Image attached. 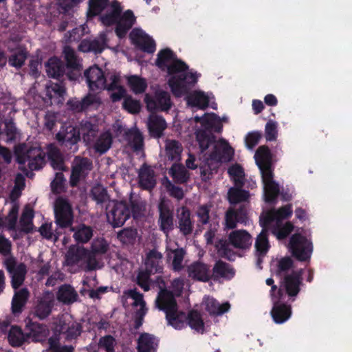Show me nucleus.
<instances>
[{
  "instance_id": "obj_1",
  "label": "nucleus",
  "mask_w": 352,
  "mask_h": 352,
  "mask_svg": "<svg viewBox=\"0 0 352 352\" xmlns=\"http://www.w3.org/2000/svg\"><path fill=\"white\" fill-rule=\"evenodd\" d=\"M170 76L168 85L172 94L177 98L188 94L195 87L201 76L197 72L189 71L188 65L177 57L166 69Z\"/></svg>"
},
{
  "instance_id": "obj_2",
  "label": "nucleus",
  "mask_w": 352,
  "mask_h": 352,
  "mask_svg": "<svg viewBox=\"0 0 352 352\" xmlns=\"http://www.w3.org/2000/svg\"><path fill=\"white\" fill-rule=\"evenodd\" d=\"M100 21L107 27L116 25V36L123 38L135 23L136 18L131 10L123 12L120 3L117 0H113L106 12L100 14Z\"/></svg>"
},
{
  "instance_id": "obj_3",
  "label": "nucleus",
  "mask_w": 352,
  "mask_h": 352,
  "mask_svg": "<svg viewBox=\"0 0 352 352\" xmlns=\"http://www.w3.org/2000/svg\"><path fill=\"white\" fill-rule=\"evenodd\" d=\"M79 244H73L69 247L65 256V262L69 266L82 263L86 265L88 271L96 269V256L105 254L109 248V243H91V250L86 249Z\"/></svg>"
},
{
  "instance_id": "obj_4",
  "label": "nucleus",
  "mask_w": 352,
  "mask_h": 352,
  "mask_svg": "<svg viewBox=\"0 0 352 352\" xmlns=\"http://www.w3.org/2000/svg\"><path fill=\"white\" fill-rule=\"evenodd\" d=\"M157 307L164 311L168 324L175 329H182L186 326V314L178 311L176 299L172 292L161 289L155 300Z\"/></svg>"
},
{
  "instance_id": "obj_5",
  "label": "nucleus",
  "mask_w": 352,
  "mask_h": 352,
  "mask_svg": "<svg viewBox=\"0 0 352 352\" xmlns=\"http://www.w3.org/2000/svg\"><path fill=\"white\" fill-rule=\"evenodd\" d=\"M107 216L113 227H120L132 215L134 219L138 218L141 212V206L136 200L130 199L129 201H112L106 207Z\"/></svg>"
},
{
  "instance_id": "obj_6",
  "label": "nucleus",
  "mask_w": 352,
  "mask_h": 352,
  "mask_svg": "<svg viewBox=\"0 0 352 352\" xmlns=\"http://www.w3.org/2000/svg\"><path fill=\"white\" fill-rule=\"evenodd\" d=\"M16 161L19 164L28 163L31 170H38L45 164V153L40 147L30 146L26 144L19 145L15 149Z\"/></svg>"
},
{
  "instance_id": "obj_7",
  "label": "nucleus",
  "mask_w": 352,
  "mask_h": 352,
  "mask_svg": "<svg viewBox=\"0 0 352 352\" xmlns=\"http://www.w3.org/2000/svg\"><path fill=\"white\" fill-rule=\"evenodd\" d=\"M55 222L60 228L70 227L74 221L72 208L65 199L59 197L54 205Z\"/></svg>"
},
{
  "instance_id": "obj_8",
  "label": "nucleus",
  "mask_w": 352,
  "mask_h": 352,
  "mask_svg": "<svg viewBox=\"0 0 352 352\" xmlns=\"http://www.w3.org/2000/svg\"><path fill=\"white\" fill-rule=\"evenodd\" d=\"M93 168L92 161L87 157L76 156L72 166V172L69 178V184L76 187L80 179L88 174Z\"/></svg>"
},
{
  "instance_id": "obj_9",
  "label": "nucleus",
  "mask_w": 352,
  "mask_h": 352,
  "mask_svg": "<svg viewBox=\"0 0 352 352\" xmlns=\"http://www.w3.org/2000/svg\"><path fill=\"white\" fill-rule=\"evenodd\" d=\"M56 139L60 146L69 153H74L78 150L80 133L75 127L69 126L65 131H60L56 134Z\"/></svg>"
},
{
  "instance_id": "obj_10",
  "label": "nucleus",
  "mask_w": 352,
  "mask_h": 352,
  "mask_svg": "<svg viewBox=\"0 0 352 352\" xmlns=\"http://www.w3.org/2000/svg\"><path fill=\"white\" fill-rule=\"evenodd\" d=\"M5 266L11 277L12 287L15 290L19 289L25 280L26 265L23 263L17 264L14 258H8L5 261Z\"/></svg>"
},
{
  "instance_id": "obj_11",
  "label": "nucleus",
  "mask_w": 352,
  "mask_h": 352,
  "mask_svg": "<svg viewBox=\"0 0 352 352\" xmlns=\"http://www.w3.org/2000/svg\"><path fill=\"white\" fill-rule=\"evenodd\" d=\"M144 102L150 111H166L169 110L172 106L170 94L165 91H157L155 97L148 94H146Z\"/></svg>"
},
{
  "instance_id": "obj_12",
  "label": "nucleus",
  "mask_w": 352,
  "mask_h": 352,
  "mask_svg": "<svg viewBox=\"0 0 352 352\" xmlns=\"http://www.w3.org/2000/svg\"><path fill=\"white\" fill-rule=\"evenodd\" d=\"M63 54L65 65L68 69L67 76L69 80H77L82 69V66L76 52L70 46L67 45L64 47Z\"/></svg>"
},
{
  "instance_id": "obj_13",
  "label": "nucleus",
  "mask_w": 352,
  "mask_h": 352,
  "mask_svg": "<svg viewBox=\"0 0 352 352\" xmlns=\"http://www.w3.org/2000/svg\"><path fill=\"white\" fill-rule=\"evenodd\" d=\"M54 304V294L52 292H46L38 299L32 311L34 316L39 320L47 318L51 314Z\"/></svg>"
},
{
  "instance_id": "obj_14",
  "label": "nucleus",
  "mask_w": 352,
  "mask_h": 352,
  "mask_svg": "<svg viewBox=\"0 0 352 352\" xmlns=\"http://www.w3.org/2000/svg\"><path fill=\"white\" fill-rule=\"evenodd\" d=\"M158 225L160 230L167 234L174 228L173 210L166 201L161 200L158 204Z\"/></svg>"
},
{
  "instance_id": "obj_15",
  "label": "nucleus",
  "mask_w": 352,
  "mask_h": 352,
  "mask_svg": "<svg viewBox=\"0 0 352 352\" xmlns=\"http://www.w3.org/2000/svg\"><path fill=\"white\" fill-rule=\"evenodd\" d=\"M129 38L131 43L144 52L153 54L156 50L154 40L140 29H133L129 34Z\"/></svg>"
},
{
  "instance_id": "obj_16",
  "label": "nucleus",
  "mask_w": 352,
  "mask_h": 352,
  "mask_svg": "<svg viewBox=\"0 0 352 352\" xmlns=\"http://www.w3.org/2000/svg\"><path fill=\"white\" fill-rule=\"evenodd\" d=\"M177 227L184 236L192 233L195 221L191 217V212L187 206H182L176 210Z\"/></svg>"
},
{
  "instance_id": "obj_17",
  "label": "nucleus",
  "mask_w": 352,
  "mask_h": 352,
  "mask_svg": "<svg viewBox=\"0 0 352 352\" xmlns=\"http://www.w3.org/2000/svg\"><path fill=\"white\" fill-rule=\"evenodd\" d=\"M188 276L195 281L208 282L211 279V270L209 265L201 262L195 261L186 267Z\"/></svg>"
},
{
  "instance_id": "obj_18",
  "label": "nucleus",
  "mask_w": 352,
  "mask_h": 352,
  "mask_svg": "<svg viewBox=\"0 0 352 352\" xmlns=\"http://www.w3.org/2000/svg\"><path fill=\"white\" fill-rule=\"evenodd\" d=\"M84 75L91 90L96 91L105 88L106 79L103 71L98 66L86 69Z\"/></svg>"
},
{
  "instance_id": "obj_19",
  "label": "nucleus",
  "mask_w": 352,
  "mask_h": 352,
  "mask_svg": "<svg viewBox=\"0 0 352 352\" xmlns=\"http://www.w3.org/2000/svg\"><path fill=\"white\" fill-rule=\"evenodd\" d=\"M302 272V269L298 271H293L291 274L284 276V288L285 293L289 297H295L300 292Z\"/></svg>"
},
{
  "instance_id": "obj_20",
  "label": "nucleus",
  "mask_w": 352,
  "mask_h": 352,
  "mask_svg": "<svg viewBox=\"0 0 352 352\" xmlns=\"http://www.w3.org/2000/svg\"><path fill=\"white\" fill-rule=\"evenodd\" d=\"M233 154L234 150L229 143L224 139H221L214 144L213 150L210 153V158L218 162L230 161Z\"/></svg>"
},
{
  "instance_id": "obj_21",
  "label": "nucleus",
  "mask_w": 352,
  "mask_h": 352,
  "mask_svg": "<svg viewBox=\"0 0 352 352\" xmlns=\"http://www.w3.org/2000/svg\"><path fill=\"white\" fill-rule=\"evenodd\" d=\"M292 257L300 262H309L313 243H285Z\"/></svg>"
},
{
  "instance_id": "obj_22",
  "label": "nucleus",
  "mask_w": 352,
  "mask_h": 352,
  "mask_svg": "<svg viewBox=\"0 0 352 352\" xmlns=\"http://www.w3.org/2000/svg\"><path fill=\"white\" fill-rule=\"evenodd\" d=\"M273 307L271 315L273 320L276 324H282L287 321L291 316L292 308L285 302V299L272 302Z\"/></svg>"
},
{
  "instance_id": "obj_23",
  "label": "nucleus",
  "mask_w": 352,
  "mask_h": 352,
  "mask_svg": "<svg viewBox=\"0 0 352 352\" xmlns=\"http://www.w3.org/2000/svg\"><path fill=\"white\" fill-rule=\"evenodd\" d=\"M211 275V279L214 281L220 278L229 280L234 276L235 270L230 264L219 260L214 263Z\"/></svg>"
},
{
  "instance_id": "obj_24",
  "label": "nucleus",
  "mask_w": 352,
  "mask_h": 352,
  "mask_svg": "<svg viewBox=\"0 0 352 352\" xmlns=\"http://www.w3.org/2000/svg\"><path fill=\"white\" fill-rule=\"evenodd\" d=\"M145 270L155 274L163 271L162 254L155 250H150L146 256Z\"/></svg>"
},
{
  "instance_id": "obj_25",
  "label": "nucleus",
  "mask_w": 352,
  "mask_h": 352,
  "mask_svg": "<svg viewBox=\"0 0 352 352\" xmlns=\"http://www.w3.org/2000/svg\"><path fill=\"white\" fill-rule=\"evenodd\" d=\"M139 184L144 190H152L156 184L155 172L150 166L144 164L140 169Z\"/></svg>"
},
{
  "instance_id": "obj_26",
  "label": "nucleus",
  "mask_w": 352,
  "mask_h": 352,
  "mask_svg": "<svg viewBox=\"0 0 352 352\" xmlns=\"http://www.w3.org/2000/svg\"><path fill=\"white\" fill-rule=\"evenodd\" d=\"M204 305L206 311L211 316H221L227 312L230 308L229 302H226L220 305L216 299L210 296L204 298Z\"/></svg>"
},
{
  "instance_id": "obj_27",
  "label": "nucleus",
  "mask_w": 352,
  "mask_h": 352,
  "mask_svg": "<svg viewBox=\"0 0 352 352\" xmlns=\"http://www.w3.org/2000/svg\"><path fill=\"white\" fill-rule=\"evenodd\" d=\"M252 243H215L219 254L229 261H234L236 256L234 249L246 250L251 247Z\"/></svg>"
},
{
  "instance_id": "obj_28",
  "label": "nucleus",
  "mask_w": 352,
  "mask_h": 352,
  "mask_svg": "<svg viewBox=\"0 0 352 352\" xmlns=\"http://www.w3.org/2000/svg\"><path fill=\"white\" fill-rule=\"evenodd\" d=\"M45 91L46 97L50 100V103L52 104L53 99H54V102H59L63 99L66 94V89L62 82H50L46 85Z\"/></svg>"
},
{
  "instance_id": "obj_29",
  "label": "nucleus",
  "mask_w": 352,
  "mask_h": 352,
  "mask_svg": "<svg viewBox=\"0 0 352 352\" xmlns=\"http://www.w3.org/2000/svg\"><path fill=\"white\" fill-rule=\"evenodd\" d=\"M78 295L70 285H61L56 293L57 300L65 305L72 304L77 300Z\"/></svg>"
},
{
  "instance_id": "obj_30",
  "label": "nucleus",
  "mask_w": 352,
  "mask_h": 352,
  "mask_svg": "<svg viewBox=\"0 0 352 352\" xmlns=\"http://www.w3.org/2000/svg\"><path fill=\"white\" fill-rule=\"evenodd\" d=\"M186 102L188 106L197 107L200 109H206L209 105V98L208 96L201 91H195L187 95Z\"/></svg>"
},
{
  "instance_id": "obj_31",
  "label": "nucleus",
  "mask_w": 352,
  "mask_h": 352,
  "mask_svg": "<svg viewBox=\"0 0 352 352\" xmlns=\"http://www.w3.org/2000/svg\"><path fill=\"white\" fill-rule=\"evenodd\" d=\"M46 72L50 77L60 79L64 76L65 65L57 57L50 58L45 63Z\"/></svg>"
},
{
  "instance_id": "obj_32",
  "label": "nucleus",
  "mask_w": 352,
  "mask_h": 352,
  "mask_svg": "<svg viewBox=\"0 0 352 352\" xmlns=\"http://www.w3.org/2000/svg\"><path fill=\"white\" fill-rule=\"evenodd\" d=\"M148 127L152 137L160 138L163 135L167 124L162 116H155L150 118Z\"/></svg>"
},
{
  "instance_id": "obj_33",
  "label": "nucleus",
  "mask_w": 352,
  "mask_h": 352,
  "mask_svg": "<svg viewBox=\"0 0 352 352\" xmlns=\"http://www.w3.org/2000/svg\"><path fill=\"white\" fill-rule=\"evenodd\" d=\"M97 102L95 95L88 94L81 100L76 99L68 101L70 108L76 112H82L87 110L91 105Z\"/></svg>"
},
{
  "instance_id": "obj_34",
  "label": "nucleus",
  "mask_w": 352,
  "mask_h": 352,
  "mask_svg": "<svg viewBox=\"0 0 352 352\" xmlns=\"http://www.w3.org/2000/svg\"><path fill=\"white\" fill-rule=\"evenodd\" d=\"M183 151L182 144L175 140H166L165 142V151L166 157L170 161H179Z\"/></svg>"
},
{
  "instance_id": "obj_35",
  "label": "nucleus",
  "mask_w": 352,
  "mask_h": 352,
  "mask_svg": "<svg viewBox=\"0 0 352 352\" xmlns=\"http://www.w3.org/2000/svg\"><path fill=\"white\" fill-rule=\"evenodd\" d=\"M8 341L14 347L21 346L26 342H29L26 336V331H23L18 326H12L8 333Z\"/></svg>"
},
{
  "instance_id": "obj_36",
  "label": "nucleus",
  "mask_w": 352,
  "mask_h": 352,
  "mask_svg": "<svg viewBox=\"0 0 352 352\" xmlns=\"http://www.w3.org/2000/svg\"><path fill=\"white\" fill-rule=\"evenodd\" d=\"M45 327L38 322H32L29 320L26 322L25 331L28 340L33 342H38L41 340L43 334L45 331Z\"/></svg>"
},
{
  "instance_id": "obj_37",
  "label": "nucleus",
  "mask_w": 352,
  "mask_h": 352,
  "mask_svg": "<svg viewBox=\"0 0 352 352\" xmlns=\"http://www.w3.org/2000/svg\"><path fill=\"white\" fill-rule=\"evenodd\" d=\"M196 140L201 152L204 153L210 145L216 142V136L208 130L200 129L196 132Z\"/></svg>"
},
{
  "instance_id": "obj_38",
  "label": "nucleus",
  "mask_w": 352,
  "mask_h": 352,
  "mask_svg": "<svg viewBox=\"0 0 352 352\" xmlns=\"http://www.w3.org/2000/svg\"><path fill=\"white\" fill-rule=\"evenodd\" d=\"M29 294V291L27 288H22L15 292L12 300V311L14 314L22 311V309L28 299Z\"/></svg>"
},
{
  "instance_id": "obj_39",
  "label": "nucleus",
  "mask_w": 352,
  "mask_h": 352,
  "mask_svg": "<svg viewBox=\"0 0 352 352\" xmlns=\"http://www.w3.org/2000/svg\"><path fill=\"white\" fill-rule=\"evenodd\" d=\"M186 324H188L192 329L200 333H204V322L201 314L197 310H190L186 315Z\"/></svg>"
},
{
  "instance_id": "obj_40",
  "label": "nucleus",
  "mask_w": 352,
  "mask_h": 352,
  "mask_svg": "<svg viewBox=\"0 0 352 352\" xmlns=\"http://www.w3.org/2000/svg\"><path fill=\"white\" fill-rule=\"evenodd\" d=\"M71 230L74 232L73 237L76 242H89L93 236L92 228L85 224L72 227Z\"/></svg>"
},
{
  "instance_id": "obj_41",
  "label": "nucleus",
  "mask_w": 352,
  "mask_h": 352,
  "mask_svg": "<svg viewBox=\"0 0 352 352\" xmlns=\"http://www.w3.org/2000/svg\"><path fill=\"white\" fill-rule=\"evenodd\" d=\"M242 187H232L228 190V199L231 204L248 201L250 192L241 188Z\"/></svg>"
},
{
  "instance_id": "obj_42",
  "label": "nucleus",
  "mask_w": 352,
  "mask_h": 352,
  "mask_svg": "<svg viewBox=\"0 0 352 352\" xmlns=\"http://www.w3.org/2000/svg\"><path fill=\"white\" fill-rule=\"evenodd\" d=\"M176 54L169 48L161 50L155 60V65L161 70L165 71L166 67L176 58Z\"/></svg>"
},
{
  "instance_id": "obj_43",
  "label": "nucleus",
  "mask_w": 352,
  "mask_h": 352,
  "mask_svg": "<svg viewBox=\"0 0 352 352\" xmlns=\"http://www.w3.org/2000/svg\"><path fill=\"white\" fill-rule=\"evenodd\" d=\"M155 337L147 333H142L138 340V352H155Z\"/></svg>"
},
{
  "instance_id": "obj_44",
  "label": "nucleus",
  "mask_w": 352,
  "mask_h": 352,
  "mask_svg": "<svg viewBox=\"0 0 352 352\" xmlns=\"http://www.w3.org/2000/svg\"><path fill=\"white\" fill-rule=\"evenodd\" d=\"M109 0H89L87 16L94 18L99 16L108 6Z\"/></svg>"
},
{
  "instance_id": "obj_45",
  "label": "nucleus",
  "mask_w": 352,
  "mask_h": 352,
  "mask_svg": "<svg viewBox=\"0 0 352 352\" xmlns=\"http://www.w3.org/2000/svg\"><path fill=\"white\" fill-rule=\"evenodd\" d=\"M169 174L175 182L184 184L189 179V173L185 167L182 164H174L169 170Z\"/></svg>"
},
{
  "instance_id": "obj_46",
  "label": "nucleus",
  "mask_w": 352,
  "mask_h": 352,
  "mask_svg": "<svg viewBox=\"0 0 352 352\" xmlns=\"http://www.w3.org/2000/svg\"><path fill=\"white\" fill-rule=\"evenodd\" d=\"M34 217V210L28 206H26L22 212L20 219V226L21 231L25 233H29L32 230V219Z\"/></svg>"
},
{
  "instance_id": "obj_47",
  "label": "nucleus",
  "mask_w": 352,
  "mask_h": 352,
  "mask_svg": "<svg viewBox=\"0 0 352 352\" xmlns=\"http://www.w3.org/2000/svg\"><path fill=\"white\" fill-rule=\"evenodd\" d=\"M254 158L258 167L271 164L272 154L269 147L265 145L259 146Z\"/></svg>"
},
{
  "instance_id": "obj_48",
  "label": "nucleus",
  "mask_w": 352,
  "mask_h": 352,
  "mask_svg": "<svg viewBox=\"0 0 352 352\" xmlns=\"http://www.w3.org/2000/svg\"><path fill=\"white\" fill-rule=\"evenodd\" d=\"M127 84L131 90L135 94L144 93L147 88L146 80L136 75L128 77Z\"/></svg>"
},
{
  "instance_id": "obj_49",
  "label": "nucleus",
  "mask_w": 352,
  "mask_h": 352,
  "mask_svg": "<svg viewBox=\"0 0 352 352\" xmlns=\"http://www.w3.org/2000/svg\"><path fill=\"white\" fill-rule=\"evenodd\" d=\"M113 138L109 131H105L100 134L95 144V149L97 152L103 154L111 146Z\"/></svg>"
},
{
  "instance_id": "obj_50",
  "label": "nucleus",
  "mask_w": 352,
  "mask_h": 352,
  "mask_svg": "<svg viewBox=\"0 0 352 352\" xmlns=\"http://www.w3.org/2000/svg\"><path fill=\"white\" fill-rule=\"evenodd\" d=\"M279 194L280 188L276 182H274L264 184V197L266 203H276Z\"/></svg>"
},
{
  "instance_id": "obj_51",
  "label": "nucleus",
  "mask_w": 352,
  "mask_h": 352,
  "mask_svg": "<svg viewBox=\"0 0 352 352\" xmlns=\"http://www.w3.org/2000/svg\"><path fill=\"white\" fill-rule=\"evenodd\" d=\"M201 123L205 128L204 130H208L210 132L214 131L219 133L223 129V124L219 117L214 113H212L210 118H203Z\"/></svg>"
},
{
  "instance_id": "obj_52",
  "label": "nucleus",
  "mask_w": 352,
  "mask_h": 352,
  "mask_svg": "<svg viewBox=\"0 0 352 352\" xmlns=\"http://www.w3.org/2000/svg\"><path fill=\"white\" fill-rule=\"evenodd\" d=\"M186 252L183 248L176 249L168 254V259H170L173 256L171 262L172 270L175 272H180L184 268L182 264Z\"/></svg>"
},
{
  "instance_id": "obj_53",
  "label": "nucleus",
  "mask_w": 352,
  "mask_h": 352,
  "mask_svg": "<svg viewBox=\"0 0 352 352\" xmlns=\"http://www.w3.org/2000/svg\"><path fill=\"white\" fill-rule=\"evenodd\" d=\"M228 173L232 177L236 186L243 187L244 185V170L239 164H234L230 166Z\"/></svg>"
},
{
  "instance_id": "obj_54",
  "label": "nucleus",
  "mask_w": 352,
  "mask_h": 352,
  "mask_svg": "<svg viewBox=\"0 0 352 352\" xmlns=\"http://www.w3.org/2000/svg\"><path fill=\"white\" fill-rule=\"evenodd\" d=\"M294 261L289 256H285L280 258L276 264L275 274L278 277L287 275V274L293 267Z\"/></svg>"
},
{
  "instance_id": "obj_55",
  "label": "nucleus",
  "mask_w": 352,
  "mask_h": 352,
  "mask_svg": "<svg viewBox=\"0 0 352 352\" xmlns=\"http://www.w3.org/2000/svg\"><path fill=\"white\" fill-rule=\"evenodd\" d=\"M90 197L97 204H102L109 199L107 189L101 185L95 186L91 188Z\"/></svg>"
},
{
  "instance_id": "obj_56",
  "label": "nucleus",
  "mask_w": 352,
  "mask_h": 352,
  "mask_svg": "<svg viewBox=\"0 0 352 352\" xmlns=\"http://www.w3.org/2000/svg\"><path fill=\"white\" fill-rule=\"evenodd\" d=\"M28 57V52L25 50H19L14 52L9 58V64L16 68H21L25 63Z\"/></svg>"
},
{
  "instance_id": "obj_57",
  "label": "nucleus",
  "mask_w": 352,
  "mask_h": 352,
  "mask_svg": "<svg viewBox=\"0 0 352 352\" xmlns=\"http://www.w3.org/2000/svg\"><path fill=\"white\" fill-rule=\"evenodd\" d=\"M18 212H19V206L16 204H13L11 209L9 211L8 214L6 216L5 219V221L8 226V230H6L8 232H14L15 230V227L18 218Z\"/></svg>"
},
{
  "instance_id": "obj_58",
  "label": "nucleus",
  "mask_w": 352,
  "mask_h": 352,
  "mask_svg": "<svg viewBox=\"0 0 352 352\" xmlns=\"http://www.w3.org/2000/svg\"><path fill=\"white\" fill-rule=\"evenodd\" d=\"M122 107L129 113L136 114L141 110V104L140 100L133 99L131 96H127L124 99Z\"/></svg>"
},
{
  "instance_id": "obj_59",
  "label": "nucleus",
  "mask_w": 352,
  "mask_h": 352,
  "mask_svg": "<svg viewBox=\"0 0 352 352\" xmlns=\"http://www.w3.org/2000/svg\"><path fill=\"white\" fill-rule=\"evenodd\" d=\"M211 204H203L197 207L196 215L198 218V225H206L209 223Z\"/></svg>"
},
{
  "instance_id": "obj_60",
  "label": "nucleus",
  "mask_w": 352,
  "mask_h": 352,
  "mask_svg": "<svg viewBox=\"0 0 352 352\" xmlns=\"http://www.w3.org/2000/svg\"><path fill=\"white\" fill-rule=\"evenodd\" d=\"M294 225L291 222H287L283 226L278 225L273 230L278 240H283L293 231Z\"/></svg>"
},
{
  "instance_id": "obj_61",
  "label": "nucleus",
  "mask_w": 352,
  "mask_h": 352,
  "mask_svg": "<svg viewBox=\"0 0 352 352\" xmlns=\"http://www.w3.org/2000/svg\"><path fill=\"white\" fill-rule=\"evenodd\" d=\"M151 274V273L146 270L140 271L138 274L136 283L144 292H147L150 289V276Z\"/></svg>"
},
{
  "instance_id": "obj_62",
  "label": "nucleus",
  "mask_w": 352,
  "mask_h": 352,
  "mask_svg": "<svg viewBox=\"0 0 352 352\" xmlns=\"http://www.w3.org/2000/svg\"><path fill=\"white\" fill-rule=\"evenodd\" d=\"M251 235L245 230H234L229 234L228 242H249Z\"/></svg>"
},
{
  "instance_id": "obj_63",
  "label": "nucleus",
  "mask_w": 352,
  "mask_h": 352,
  "mask_svg": "<svg viewBox=\"0 0 352 352\" xmlns=\"http://www.w3.org/2000/svg\"><path fill=\"white\" fill-rule=\"evenodd\" d=\"M82 324L77 321L73 320L72 322L69 327L68 331L65 332V338L67 340H72L77 338L80 336L82 332Z\"/></svg>"
},
{
  "instance_id": "obj_64",
  "label": "nucleus",
  "mask_w": 352,
  "mask_h": 352,
  "mask_svg": "<svg viewBox=\"0 0 352 352\" xmlns=\"http://www.w3.org/2000/svg\"><path fill=\"white\" fill-rule=\"evenodd\" d=\"M116 340L111 335H107L101 337L98 342V346L100 348L104 349L106 352L115 351Z\"/></svg>"
}]
</instances>
